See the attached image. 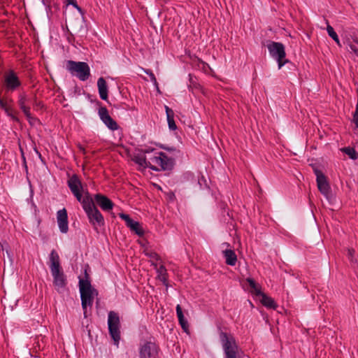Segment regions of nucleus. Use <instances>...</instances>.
Here are the masks:
<instances>
[{"label": "nucleus", "mask_w": 358, "mask_h": 358, "mask_svg": "<svg viewBox=\"0 0 358 358\" xmlns=\"http://www.w3.org/2000/svg\"><path fill=\"white\" fill-rule=\"evenodd\" d=\"M49 266L55 289L58 292H63L67 285V279L60 265L59 256L55 250H52L50 254Z\"/></svg>", "instance_id": "1"}, {"label": "nucleus", "mask_w": 358, "mask_h": 358, "mask_svg": "<svg viewBox=\"0 0 358 358\" xmlns=\"http://www.w3.org/2000/svg\"><path fill=\"white\" fill-rule=\"evenodd\" d=\"M219 338L224 352V358H242L243 352L231 334L220 331Z\"/></svg>", "instance_id": "2"}, {"label": "nucleus", "mask_w": 358, "mask_h": 358, "mask_svg": "<svg viewBox=\"0 0 358 358\" xmlns=\"http://www.w3.org/2000/svg\"><path fill=\"white\" fill-rule=\"evenodd\" d=\"M87 201H83L81 203L83 210H85L90 223L93 227L94 229L98 231L99 227L104 225V218L98 208L95 206L94 199L92 198L86 199Z\"/></svg>", "instance_id": "3"}, {"label": "nucleus", "mask_w": 358, "mask_h": 358, "mask_svg": "<svg viewBox=\"0 0 358 358\" xmlns=\"http://www.w3.org/2000/svg\"><path fill=\"white\" fill-rule=\"evenodd\" d=\"M79 289L81 298V305L85 315L87 312V307L92 306L94 301V298L98 294L97 291L92 287L91 282L87 279L80 278L79 280Z\"/></svg>", "instance_id": "4"}, {"label": "nucleus", "mask_w": 358, "mask_h": 358, "mask_svg": "<svg viewBox=\"0 0 358 358\" xmlns=\"http://www.w3.org/2000/svg\"><path fill=\"white\" fill-rule=\"evenodd\" d=\"M173 166L172 159L162 152H155L148 157V168L155 171L171 170Z\"/></svg>", "instance_id": "5"}, {"label": "nucleus", "mask_w": 358, "mask_h": 358, "mask_svg": "<svg viewBox=\"0 0 358 358\" xmlns=\"http://www.w3.org/2000/svg\"><path fill=\"white\" fill-rule=\"evenodd\" d=\"M66 69L73 76L77 77L80 81H86L90 77V68L85 62L69 60L66 62Z\"/></svg>", "instance_id": "6"}, {"label": "nucleus", "mask_w": 358, "mask_h": 358, "mask_svg": "<svg viewBox=\"0 0 358 358\" xmlns=\"http://www.w3.org/2000/svg\"><path fill=\"white\" fill-rule=\"evenodd\" d=\"M67 185L71 193L80 203H83V201H87L86 199L92 198L87 191L83 194V187L78 175H72L67 180Z\"/></svg>", "instance_id": "7"}, {"label": "nucleus", "mask_w": 358, "mask_h": 358, "mask_svg": "<svg viewBox=\"0 0 358 358\" xmlns=\"http://www.w3.org/2000/svg\"><path fill=\"white\" fill-rule=\"evenodd\" d=\"M267 48L271 57L276 60L278 69L289 62L286 59L285 49L282 43L271 41L268 44Z\"/></svg>", "instance_id": "8"}, {"label": "nucleus", "mask_w": 358, "mask_h": 358, "mask_svg": "<svg viewBox=\"0 0 358 358\" xmlns=\"http://www.w3.org/2000/svg\"><path fill=\"white\" fill-rule=\"evenodd\" d=\"M108 327L109 334L115 345L118 346L120 340V320L119 315L110 311L108 315Z\"/></svg>", "instance_id": "9"}, {"label": "nucleus", "mask_w": 358, "mask_h": 358, "mask_svg": "<svg viewBox=\"0 0 358 358\" xmlns=\"http://www.w3.org/2000/svg\"><path fill=\"white\" fill-rule=\"evenodd\" d=\"M22 83L17 73L10 70L3 76V87L7 92H13L21 86Z\"/></svg>", "instance_id": "10"}, {"label": "nucleus", "mask_w": 358, "mask_h": 358, "mask_svg": "<svg viewBox=\"0 0 358 358\" xmlns=\"http://www.w3.org/2000/svg\"><path fill=\"white\" fill-rule=\"evenodd\" d=\"M140 358H158L159 348L151 341L145 342L140 348Z\"/></svg>", "instance_id": "11"}, {"label": "nucleus", "mask_w": 358, "mask_h": 358, "mask_svg": "<svg viewBox=\"0 0 358 358\" xmlns=\"http://www.w3.org/2000/svg\"><path fill=\"white\" fill-rule=\"evenodd\" d=\"M99 115L101 121L112 131L118 129L117 123L110 116L108 109L106 107L99 108Z\"/></svg>", "instance_id": "12"}, {"label": "nucleus", "mask_w": 358, "mask_h": 358, "mask_svg": "<svg viewBox=\"0 0 358 358\" xmlns=\"http://www.w3.org/2000/svg\"><path fill=\"white\" fill-rule=\"evenodd\" d=\"M314 173L316 176L317 185L320 192L322 194L327 196L330 192V187L327 180L326 176L320 170L318 169H315Z\"/></svg>", "instance_id": "13"}, {"label": "nucleus", "mask_w": 358, "mask_h": 358, "mask_svg": "<svg viewBox=\"0 0 358 358\" xmlns=\"http://www.w3.org/2000/svg\"><path fill=\"white\" fill-rule=\"evenodd\" d=\"M119 217L125 221L127 227H129L132 231L135 232V234L140 236L144 234V231L140 223L132 220L129 215L120 213Z\"/></svg>", "instance_id": "14"}, {"label": "nucleus", "mask_w": 358, "mask_h": 358, "mask_svg": "<svg viewBox=\"0 0 358 358\" xmlns=\"http://www.w3.org/2000/svg\"><path fill=\"white\" fill-rule=\"evenodd\" d=\"M57 222L60 232L66 234L69 231V221L66 208H64L57 212Z\"/></svg>", "instance_id": "15"}, {"label": "nucleus", "mask_w": 358, "mask_h": 358, "mask_svg": "<svg viewBox=\"0 0 358 358\" xmlns=\"http://www.w3.org/2000/svg\"><path fill=\"white\" fill-rule=\"evenodd\" d=\"M94 201L96 204L104 211H109L113 209L114 203L106 196L101 194L94 195Z\"/></svg>", "instance_id": "16"}, {"label": "nucleus", "mask_w": 358, "mask_h": 358, "mask_svg": "<svg viewBox=\"0 0 358 358\" xmlns=\"http://www.w3.org/2000/svg\"><path fill=\"white\" fill-rule=\"evenodd\" d=\"M28 101V97L25 92L20 93L18 95V100L17 103L20 107V108L22 110L24 115L28 120H30L32 118L31 114V108L29 106L27 105V103Z\"/></svg>", "instance_id": "17"}, {"label": "nucleus", "mask_w": 358, "mask_h": 358, "mask_svg": "<svg viewBox=\"0 0 358 358\" xmlns=\"http://www.w3.org/2000/svg\"><path fill=\"white\" fill-rule=\"evenodd\" d=\"M97 87L99 96L102 100L106 101L108 99V85L103 77H101L97 80Z\"/></svg>", "instance_id": "18"}, {"label": "nucleus", "mask_w": 358, "mask_h": 358, "mask_svg": "<svg viewBox=\"0 0 358 358\" xmlns=\"http://www.w3.org/2000/svg\"><path fill=\"white\" fill-rule=\"evenodd\" d=\"M225 262L227 265L235 266L237 262V256L234 250L231 249H226L222 251Z\"/></svg>", "instance_id": "19"}, {"label": "nucleus", "mask_w": 358, "mask_h": 358, "mask_svg": "<svg viewBox=\"0 0 358 358\" xmlns=\"http://www.w3.org/2000/svg\"><path fill=\"white\" fill-rule=\"evenodd\" d=\"M148 157L147 155H144L141 152L134 156L133 161L138 164L141 168L145 169L148 168Z\"/></svg>", "instance_id": "20"}, {"label": "nucleus", "mask_w": 358, "mask_h": 358, "mask_svg": "<svg viewBox=\"0 0 358 358\" xmlns=\"http://www.w3.org/2000/svg\"><path fill=\"white\" fill-rule=\"evenodd\" d=\"M157 278L160 280L165 286H168V273L164 265H161L157 268Z\"/></svg>", "instance_id": "21"}, {"label": "nucleus", "mask_w": 358, "mask_h": 358, "mask_svg": "<svg viewBox=\"0 0 358 358\" xmlns=\"http://www.w3.org/2000/svg\"><path fill=\"white\" fill-rule=\"evenodd\" d=\"M165 110L167 117V122L169 124V128L171 130H176L177 129V126L176 124V122L174 121V112L173 110L170 108L169 106H165Z\"/></svg>", "instance_id": "22"}, {"label": "nucleus", "mask_w": 358, "mask_h": 358, "mask_svg": "<svg viewBox=\"0 0 358 358\" xmlns=\"http://www.w3.org/2000/svg\"><path fill=\"white\" fill-rule=\"evenodd\" d=\"M261 297H262V299H261L260 301L263 306H264L265 307H266L268 308H271L273 310L276 309V308L278 307V305L276 304L275 301L271 297L267 296L264 293L262 295Z\"/></svg>", "instance_id": "23"}, {"label": "nucleus", "mask_w": 358, "mask_h": 358, "mask_svg": "<svg viewBox=\"0 0 358 358\" xmlns=\"http://www.w3.org/2000/svg\"><path fill=\"white\" fill-rule=\"evenodd\" d=\"M176 309L177 317H178V321H179V323H180L181 327L185 331H187V329H188V323H187V320H185V318L184 317V315H183V313H182V308H181L180 305L178 304L176 306Z\"/></svg>", "instance_id": "24"}, {"label": "nucleus", "mask_w": 358, "mask_h": 358, "mask_svg": "<svg viewBox=\"0 0 358 358\" xmlns=\"http://www.w3.org/2000/svg\"><path fill=\"white\" fill-rule=\"evenodd\" d=\"M246 281L248 282L250 287L252 289V292H253L256 296H262L264 292L261 291V287L259 285H257L252 278H247Z\"/></svg>", "instance_id": "25"}, {"label": "nucleus", "mask_w": 358, "mask_h": 358, "mask_svg": "<svg viewBox=\"0 0 358 358\" xmlns=\"http://www.w3.org/2000/svg\"><path fill=\"white\" fill-rule=\"evenodd\" d=\"M355 250L353 248H348L347 257L353 268H358V261L355 257Z\"/></svg>", "instance_id": "26"}, {"label": "nucleus", "mask_w": 358, "mask_h": 358, "mask_svg": "<svg viewBox=\"0 0 358 358\" xmlns=\"http://www.w3.org/2000/svg\"><path fill=\"white\" fill-rule=\"evenodd\" d=\"M327 31L329 36L339 45L341 46L340 40L338 34L334 31V28L329 24V22L327 20Z\"/></svg>", "instance_id": "27"}, {"label": "nucleus", "mask_w": 358, "mask_h": 358, "mask_svg": "<svg viewBox=\"0 0 358 358\" xmlns=\"http://www.w3.org/2000/svg\"><path fill=\"white\" fill-rule=\"evenodd\" d=\"M343 151L348 155L351 159H356L358 157V154L352 148L347 147L343 149Z\"/></svg>", "instance_id": "28"}, {"label": "nucleus", "mask_w": 358, "mask_h": 358, "mask_svg": "<svg viewBox=\"0 0 358 358\" xmlns=\"http://www.w3.org/2000/svg\"><path fill=\"white\" fill-rule=\"evenodd\" d=\"M5 113L8 117L11 118L12 120L16 122H20V119L17 117L15 112L12 108L8 107V109L5 110Z\"/></svg>", "instance_id": "29"}, {"label": "nucleus", "mask_w": 358, "mask_h": 358, "mask_svg": "<svg viewBox=\"0 0 358 358\" xmlns=\"http://www.w3.org/2000/svg\"><path fill=\"white\" fill-rule=\"evenodd\" d=\"M141 152L148 157L154 155L155 152H157L155 148H146L144 149H141Z\"/></svg>", "instance_id": "30"}, {"label": "nucleus", "mask_w": 358, "mask_h": 358, "mask_svg": "<svg viewBox=\"0 0 358 358\" xmlns=\"http://www.w3.org/2000/svg\"><path fill=\"white\" fill-rule=\"evenodd\" d=\"M145 73L149 76L150 78V80L155 85H157V79L155 78V76L154 75V73L152 72L151 70L150 69H146L144 71Z\"/></svg>", "instance_id": "31"}, {"label": "nucleus", "mask_w": 358, "mask_h": 358, "mask_svg": "<svg viewBox=\"0 0 358 358\" xmlns=\"http://www.w3.org/2000/svg\"><path fill=\"white\" fill-rule=\"evenodd\" d=\"M68 3L72 5L74 8H76L80 12L82 11L80 7L78 6L76 0H68Z\"/></svg>", "instance_id": "32"}, {"label": "nucleus", "mask_w": 358, "mask_h": 358, "mask_svg": "<svg viewBox=\"0 0 358 358\" xmlns=\"http://www.w3.org/2000/svg\"><path fill=\"white\" fill-rule=\"evenodd\" d=\"M350 49L352 52H353L358 57V48L356 44H350Z\"/></svg>", "instance_id": "33"}, {"label": "nucleus", "mask_w": 358, "mask_h": 358, "mask_svg": "<svg viewBox=\"0 0 358 358\" xmlns=\"http://www.w3.org/2000/svg\"><path fill=\"white\" fill-rule=\"evenodd\" d=\"M6 248H4V244H3V243H0V248H1V249L2 250H6V253H7L8 256L9 257H10V252H9V251H8V244H7V243H6Z\"/></svg>", "instance_id": "34"}, {"label": "nucleus", "mask_w": 358, "mask_h": 358, "mask_svg": "<svg viewBox=\"0 0 358 358\" xmlns=\"http://www.w3.org/2000/svg\"><path fill=\"white\" fill-rule=\"evenodd\" d=\"M149 257L155 259L156 261H158L160 259V257L158 255V254L155 253V252H152L149 255Z\"/></svg>", "instance_id": "35"}, {"label": "nucleus", "mask_w": 358, "mask_h": 358, "mask_svg": "<svg viewBox=\"0 0 358 358\" xmlns=\"http://www.w3.org/2000/svg\"><path fill=\"white\" fill-rule=\"evenodd\" d=\"M34 106L38 108H43V103L41 101H35L34 103Z\"/></svg>", "instance_id": "36"}, {"label": "nucleus", "mask_w": 358, "mask_h": 358, "mask_svg": "<svg viewBox=\"0 0 358 358\" xmlns=\"http://www.w3.org/2000/svg\"><path fill=\"white\" fill-rule=\"evenodd\" d=\"M8 106L7 104L3 101L2 100L0 101V108L3 110L4 111L8 109Z\"/></svg>", "instance_id": "37"}, {"label": "nucleus", "mask_w": 358, "mask_h": 358, "mask_svg": "<svg viewBox=\"0 0 358 358\" xmlns=\"http://www.w3.org/2000/svg\"><path fill=\"white\" fill-rule=\"evenodd\" d=\"M353 121L357 127H358V114H355L353 115Z\"/></svg>", "instance_id": "38"}, {"label": "nucleus", "mask_w": 358, "mask_h": 358, "mask_svg": "<svg viewBox=\"0 0 358 358\" xmlns=\"http://www.w3.org/2000/svg\"><path fill=\"white\" fill-rule=\"evenodd\" d=\"M185 178L187 179H189L190 178H194V175L190 172H187L185 174Z\"/></svg>", "instance_id": "39"}, {"label": "nucleus", "mask_w": 358, "mask_h": 358, "mask_svg": "<svg viewBox=\"0 0 358 358\" xmlns=\"http://www.w3.org/2000/svg\"><path fill=\"white\" fill-rule=\"evenodd\" d=\"M22 159H23V162H24V165L25 169L27 171V166L26 159H25V157H24L23 154H22Z\"/></svg>", "instance_id": "40"}, {"label": "nucleus", "mask_w": 358, "mask_h": 358, "mask_svg": "<svg viewBox=\"0 0 358 358\" xmlns=\"http://www.w3.org/2000/svg\"><path fill=\"white\" fill-rule=\"evenodd\" d=\"M151 265L154 266V268L157 270V268H159V266H157V264L153 262H151Z\"/></svg>", "instance_id": "41"}, {"label": "nucleus", "mask_w": 358, "mask_h": 358, "mask_svg": "<svg viewBox=\"0 0 358 358\" xmlns=\"http://www.w3.org/2000/svg\"><path fill=\"white\" fill-rule=\"evenodd\" d=\"M223 245H226L227 246L229 245L227 243H223Z\"/></svg>", "instance_id": "42"}, {"label": "nucleus", "mask_w": 358, "mask_h": 358, "mask_svg": "<svg viewBox=\"0 0 358 358\" xmlns=\"http://www.w3.org/2000/svg\"><path fill=\"white\" fill-rule=\"evenodd\" d=\"M42 1H43V3H44V2H45V0H42Z\"/></svg>", "instance_id": "43"}, {"label": "nucleus", "mask_w": 358, "mask_h": 358, "mask_svg": "<svg viewBox=\"0 0 358 358\" xmlns=\"http://www.w3.org/2000/svg\"><path fill=\"white\" fill-rule=\"evenodd\" d=\"M357 43H358V42H357Z\"/></svg>", "instance_id": "44"}]
</instances>
